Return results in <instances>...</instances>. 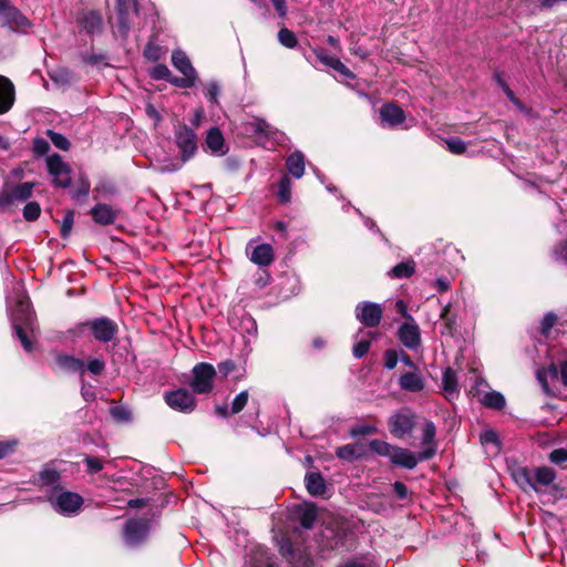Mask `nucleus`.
<instances>
[{"label":"nucleus","instance_id":"nucleus-1","mask_svg":"<svg viewBox=\"0 0 567 567\" xmlns=\"http://www.w3.org/2000/svg\"><path fill=\"white\" fill-rule=\"evenodd\" d=\"M8 310L13 327L14 334L21 341L22 347L27 352L33 349L31 340L27 336V330H34V316L30 308V301L22 291H18L14 303L11 299H7Z\"/></svg>","mask_w":567,"mask_h":567},{"label":"nucleus","instance_id":"nucleus-2","mask_svg":"<svg viewBox=\"0 0 567 567\" xmlns=\"http://www.w3.org/2000/svg\"><path fill=\"white\" fill-rule=\"evenodd\" d=\"M48 502L56 513L72 517L80 513L84 499L78 493L55 486L54 491L48 494Z\"/></svg>","mask_w":567,"mask_h":567},{"label":"nucleus","instance_id":"nucleus-3","mask_svg":"<svg viewBox=\"0 0 567 567\" xmlns=\"http://www.w3.org/2000/svg\"><path fill=\"white\" fill-rule=\"evenodd\" d=\"M0 23L13 32L27 33L32 22L10 1H0Z\"/></svg>","mask_w":567,"mask_h":567},{"label":"nucleus","instance_id":"nucleus-4","mask_svg":"<svg viewBox=\"0 0 567 567\" xmlns=\"http://www.w3.org/2000/svg\"><path fill=\"white\" fill-rule=\"evenodd\" d=\"M175 144L181 153L182 164L188 162L195 156L197 146V135L193 128L184 123H179L174 130Z\"/></svg>","mask_w":567,"mask_h":567},{"label":"nucleus","instance_id":"nucleus-5","mask_svg":"<svg viewBox=\"0 0 567 567\" xmlns=\"http://www.w3.org/2000/svg\"><path fill=\"white\" fill-rule=\"evenodd\" d=\"M150 530L151 520L147 517L131 518L124 526V542L130 547H137L146 540Z\"/></svg>","mask_w":567,"mask_h":567},{"label":"nucleus","instance_id":"nucleus-6","mask_svg":"<svg viewBox=\"0 0 567 567\" xmlns=\"http://www.w3.org/2000/svg\"><path fill=\"white\" fill-rule=\"evenodd\" d=\"M556 478V474L554 470L550 467H537L534 471V477L530 476L529 471L527 468H520L517 472L516 480L523 485L529 486L535 492H539L538 486H549Z\"/></svg>","mask_w":567,"mask_h":567},{"label":"nucleus","instance_id":"nucleus-7","mask_svg":"<svg viewBox=\"0 0 567 567\" xmlns=\"http://www.w3.org/2000/svg\"><path fill=\"white\" fill-rule=\"evenodd\" d=\"M215 368L210 363L202 362L193 368L190 386L195 393L205 394L213 390Z\"/></svg>","mask_w":567,"mask_h":567},{"label":"nucleus","instance_id":"nucleus-8","mask_svg":"<svg viewBox=\"0 0 567 567\" xmlns=\"http://www.w3.org/2000/svg\"><path fill=\"white\" fill-rule=\"evenodd\" d=\"M81 327L89 329L95 340L104 343L112 341L118 332L116 322L106 317L89 320Z\"/></svg>","mask_w":567,"mask_h":567},{"label":"nucleus","instance_id":"nucleus-9","mask_svg":"<svg viewBox=\"0 0 567 567\" xmlns=\"http://www.w3.org/2000/svg\"><path fill=\"white\" fill-rule=\"evenodd\" d=\"M34 183L25 182L10 186L6 184L0 192V208L6 209L14 202H24L32 196Z\"/></svg>","mask_w":567,"mask_h":567},{"label":"nucleus","instance_id":"nucleus-10","mask_svg":"<svg viewBox=\"0 0 567 567\" xmlns=\"http://www.w3.org/2000/svg\"><path fill=\"white\" fill-rule=\"evenodd\" d=\"M49 174L53 177L54 185L66 188L71 184V168L63 162L59 154H52L47 157Z\"/></svg>","mask_w":567,"mask_h":567},{"label":"nucleus","instance_id":"nucleus-11","mask_svg":"<svg viewBox=\"0 0 567 567\" xmlns=\"http://www.w3.org/2000/svg\"><path fill=\"white\" fill-rule=\"evenodd\" d=\"M382 313L383 309L381 305L371 301L359 302L354 309L355 318L369 328L379 326Z\"/></svg>","mask_w":567,"mask_h":567},{"label":"nucleus","instance_id":"nucleus-12","mask_svg":"<svg viewBox=\"0 0 567 567\" xmlns=\"http://www.w3.org/2000/svg\"><path fill=\"white\" fill-rule=\"evenodd\" d=\"M165 402L169 408L183 413H190L195 409V399L186 389H177L165 394Z\"/></svg>","mask_w":567,"mask_h":567},{"label":"nucleus","instance_id":"nucleus-13","mask_svg":"<svg viewBox=\"0 0 567 567\" xmlns=\"http://www.w3.org/2000/svg\"><path fill=\"white\" fill-rule=\"evenodd\" d=\"M247 132L256 136L265 137L266 140L274 141L277 144H282L286 141V135L267 123L262 118H255L247 123Z\"/></svg>","mask_w":567,"mask_h":567},{"label":"nucleus","instance_id":"nucleus-14","mask_svg":"<svg viewBox=\"0 0 567 567\" xmlns=\"http://www.w3.org/2000/svg\"><path fill=\"white\" fill-rule=\"evenodd\" d=\"M414 425V414L409 411L394 413L389 421L391 433L399 439L411 434Z\"/></svg>","mask_w":567,"mask_h":567},{"label":"nucleus","instance_id":"nucleus-15","mask_svg":"<svg viewBox=\"0 0 567 567\" xmlns=\"http://www.w3.org/2000/svg\"><path fill=\"white\" fill-rule=\"evenodd\" d=\"M436 427L433 422L426 421L423 424L421 446L422 451L419 453V460H431L437 451V442L435 440Z\"/></svg>","mask_w":567,"mask_h":567},{"label":"nucleus","instance_id":"nucleus-16","mask_svg":"<svg viewBox=\"0 0 567 567\" xmlns=\"http://www.w3.org/2000/svg\"><path fill=\"white\" fill-rule=\"evenodd\" d=\"M408 318L410 321L401 324L398 331V338L409 350H416L421 346L420 328L411 316H408Z\"/></svg>","mask_w":567,"mask_h":567},{"label":"nucleus","instance_id":"nucleus-17","mask_svg":"<svg viewBox=\"0 0 567 567\" xmlns=\"http://www.w3.org/2000/svg\"><path fill=\"white\" fill-rule=\"evenodd\" d=\"M205 146L206 151L215 156H224L228 152V146L218 127H212L207 131Z\"/></svg>","mask_w":567,"mask_h":567},{"label":"nucleus","instance_id":"nucleus-18","mask_svg":"<svg viewBox=\"0 0 567 567\" xmlns=\"http://www.w3.org/2000/svg\"><path fill=\"white\" fill-rule=\"evenodd\" d=\"M16 100L13 83L6 76L0 75V114L11 110Z\"/></svg>","mask_w":567,"mask_h":567},{"label":"nucleus","instance_id":"nucleus-19","mask_svg":"<svg viewBox=\"0 0 567 567\" xmlns=\"http://www.w3.org/2000/svg\"><path fill=\"white\" fill-rule=\"evenodd\" d=\"M390 461L401 467L412 470L414 468L419 462H422L419 460V454H415L411 452L408 449L395 446Z\"/></svg>","mask_w":567,"mask_h":567},{"label":"nucleus","instance_id":"nucleus-20","mask_svg":"<svg viewBox=\"0 0 567 567\" xmlns=\"http://www.w3.org/2000/svg\"><path fill=\"white\" fill-rule=\"evenodd\" d=\"M58 367L68 373H78L81 378L85 371V362L71 354L60 353L55 358Z\"/></svg>","mask_w":567,"mask_h":567},{"label":"nucleus","instance_id":"nucleus-21","mask_svg":"<svg viewBox=\"0 0 567 567\" xmlns=\"http://www.w3.org/2000/svg\"><path fill=\"white\" fill-rule=\"evenodd\" d=\"M79 24L81 30L85 31L87 34H95L102 31L103 21L100 13L87 11L82 13L79 18Z\"/></svg>","mask_w":567,"mask_h":567},{"label":"nucleus","instance_id":"nucleus-22","mask_svg":"<svg viewBox=\"0 0 567 567\" xmlns=\"http://www.w3.org/2000/svg\"><path fill=\"white\" fill-rule=\"evenodd\" d=\"M442 386H443V392H444V395L446 399L453 400L458 396V393H460L458 380H457L456 372L453 369L447 368L444 371L443 378H442Z\"/></svg>","mask_w":567,"mask_h":567},{"label":"nucleus","instance_id":"nucleus-23","mask_svg":"<svg viewBox=\"0 0 567 567\" xmlns=\"http://www.w3.org/2000/svg\"><path fill=\"white\" fill-rule=\"evenodd\" d=\"M380 115L383 122L390 126H396L404 122L405 114L402 109L394 104H385L380 111Z\"/></svg>","mask_w":567,"mask_h":567},{"label":"nucleus","instance_id":"nucleus-24","mask_svg":"<svg viewBox=\"0 0 567 567\" xmlns=\"http://www.w3.org/2000/svg\"><path fill=\"white\" fill-rule=\"evenodd\" d=\"M172 64L185 76L197 78V73L193 68L188 56L182 50H175L172 53Z\"/></svg>","mask_w":567,"mask_h":567},{"label":"nucleus","instance_id":"nucleus-25","mask_svg":"<svg viewBox=\"0 0 567 567\" xmlns=\"http://www.w3.org/2000/svg\"><path fill=\"white\" fill-rule=\"evenodd\" d=\"M250 260L258 266H269L274 260V249L269 244H260L250 252Z\"/></svg>","mask_w":567,"mask_h":567},{"label":"nucleus","instance_id":"nucleus-26","mask_svg":"<svg viewBox=\"0 0 567 567\" xmlns=\"http://www.w3.org/2000/svg\"><path fill=\"white\" fill-rule=\"evenodd\" d=\"M306 488L312 496H322L326 493L327 486L324 478L319 472H309L305 477Z\"/></svg>","mask_w":567,"mask_h":567},{"label":"nucleus","instance_id":"nucleus-27","mask_svg":"<svg viewBox=\"0 0 567 567\" xmlns=\"http://www.w3.org/2000/svg\"><path fill=\"white\" fill-rule=\"evenodd\" d=\"M286 167L289 174L299 179L305 173V156L300 151H295L286 159Z\"/></svg>","mask_w":567,"mask_h":567},{"label":"nucleus","instance_id":"nucleus-28","mask_svg":"<svg viewBox=\"0 0 567 567\" xmlns=\"http://www.w3.org/2000/svg\"><path fill=\"white\" fill-rule=\"evenodd\" d=\"M92 218L100 225L113 224L116 213L106 204H97L91 209Z\"/></svg>","mask_w":567,"mask_h":567},{"label":"nucleus","instance_id":"nucleus-29","mask_svg":"<svg viewBox=\"0 0 567 567\" xmlns=\"http://www.w3.org/2000/svg\"><path fill=\"white\" fill-rule=\"evenodd\" d=\"M399 384L402 390L420 392L424 389L423 378L415 372H406L400 377Z\"/></svg>","mask_w":567,"mask_h":567},{"label":"nucleus","instance_id":"nucleus-30","mask_svg":"<svg viewBox=\"0 0 567 567\" xmlns=\"http://www.w3.org/2000/svg\"><path fill=\"white\" fill-rule=\"evenodd\" d=\"M336 454L341 460L353 461L363 456L364 446L360 443L346 444L339 447Z\"/></svg>","mask_w":567,"mask_h":567},{"label":"nucleus","instance_id":"nucleus-31","mask_svg":"<svg viewBox=\"0 0 567 567\" xmlns=\"http://www.w3.org/2000/svg\"><path fill=\"white\" fill-rule=\"evenodd\" d=\"M60 481V473L51 465L47 464L39 473V485L55 486Z\"/></svg>","mask_w":567,"mask_h":567},{"label":"nucleus","instance_id":"nucleus-32","mask_svg":"<svg viewBox=\"0 0 567 567\" xmlns=\"http://www.w3.org/2000/svg\"><path fill=\"white\" fill-rule=\"evenodd\" d=\"M415 271V264L412 260L402 261L395 265L388 275L392 278H410Z\"/></svg>","mask_w":567,"mask_h":567},{"label":"nucleus","instance_id":"nucleus-33","mask_svg":"<svg viewBox=\"0 0 567 567\" xmlns=\"http://www.w3.org/2000/svg\"><path fill=\"white\" fill-rule=\"evenodd\" d=\"M440 317L444 321L442 333L452 336L456 329V316L451 313V303L442 308Z\"/></svg>","mask_w":567,"mask_h":567},{"label":"nucleus","instance_id":"nucleus-34","mask_svg":"<svg viewBox=\"0 0 567 567\" xmlns=\"http://www.w3.org/2000/svg\"><path fill=\"white\" fill-rule=\"evenodd\" d=\"M317 519V508L313 504H308L299 512V522L302 527L310 529Z\"/></svg>","mask_w":567,"mask_h":567},{"label":"nucleus","instance_id":"nucleus-35","mask_svg":"<svg viewBox=\"0 0 567 567\" xmlns=\"http://www.w3.org/2000/svg\"><path fill=\"white\" fill-rule=\"evenodd\" d=\"M481 401L485 406H488L492 409H502L505 405L504 395L496 391H489V392L484 393Z\"/></svg>","mask_w":567,"mask_h":567},{"label":"nucleus","instance_id":"nucleus-36","mask_svg":"<svg viewBox=\"0 0 567 567\" xmlns=\"http://www.w3.org/2000/svg\"><path fill=\"white\" fill-rule=\"evenodd\" d=\"M291 179L288 175H284L278 184V199L280 203H289L291 199Z\"/></svg>","mask_w":567,"mask_h":567},{"label":"nucleus","instance_id":"nucleus-37","mask_svg":"<svg viewBox=\"0 0 567 567\" xmlns=\"http://www.w3.org/2000/svg\"><path fill=\"white\" fill-rule=\"evenodd\" d=\"M548 373L554 380L560 381L567 386V360L559 362L558 365L551 363L548 368Z\"/></svg>","mask_w":567,"mask_h":567},{"label":"nucleus","instance_id":"nucleus-38","mask_svg":"<svg viewBox=\"0 0 567 567\" xmlns=\"http://www.w3.org/2000/svg\"><path fill=\"white\" fill-rule=\"evenodd\" d=\"M279 43L287 49H295L298 44L296 34L288 28H281L277 34Z\"/></svg>","mask_w":567,"mask_h":567},{"label":"nucleus","instance_id":"nucleus-39","mask_svg":"<svg viewBox=\"0 0 567 567\" xmlns=\"http://www.w3.org/2000/svg\"><path fill=\"white\" fill-rule=\"evenodd\" d=\"M370 447L373 452H375L379 455L388 456L391 458L392 452L395 446L380 440H373L370 443Z\"/></svg>","mask_w":567,"mask_h":567},{"label":"nucleus","instance_id":"nucleus-40","mask_svg":"<svg viewBox=\"0 0 567 567\" xmlns=\"http://www.w3.org/2000/svg\"><path fill=\"white\" fill-rule=\"evenodd\" d=\"M447 150L455 155L464 154L467 150V143L458 137H451L445 141Z\"/></svg>","mask_w":567,"mask_h":567},{"label":"nucleus","instance_id":"nucleus-41","mask_svg":"<svg viewBox=\"0 0 567 567\" xmlns=\"http://www.w3.org/2000/svg\"><path fill=\"white\" fill-rule=\"evenodd\" d=\"M47 134L55 147L62 151H68L70 148V142L63 134L52 130H48Z\"/></svg>","mask_w":567,"mask_h":567},{"label":"nucleus","instance_id":"nucleus-42","mask_svg":"<svg viewBox=\"0 0 567 567\" xmlns=\"http://www.w3.org/2000/svg\"><path fill=\"white\" fill-rule=\"evenodd\" d=\"M248 399H249V393L247 390H244L241 391L240 393H238L235 399L233 400L231 402V409H230V413L231 414H237L239 413L240 411L244 410V408L247 405L248 403Z\"/></svg>","mask_w":567,"mask_h":567},{"label":"nucleus","instance_id":"nucleus-43","mask_svg":"<svg viewBox=\"0 0 567 567\" xmlns=\"http://www.w3.org/2000/svg\"><path fill=\"white\" fill-rule=\"evenodd\" d=\"M117 1V13H118V28L122 33L126 34L130 25L126 19L127 10L125 8V0H116Z\"/></svg>","mask_w":567,"mask_h":567},{"label":"nucleus","instance_id":"nucleus-44","mask_svg":"<svg viewBox=\"0 0 567 567\" xmlns=\"http://www.w3.org/2000/svg\"><path fill=\"white\" fill-rule=\"evenodd\" d=\"M196 81H197V78L185 76V75L183 78H177V76H173L172 74L168 79L169 83H172L173 85H175L177 87H182V89L193 87L196 84Z\"/></svg>","mask_w":567,"mask_h":567},{"label":"nucleus","instance_id":"nucleus-45","mask_svg":"<svg viewBox=\"0 0 567 567\" xmlns=\"http://www.w3.org/2000/svg\"><path fill=\"white\" fill-rule=\"evenodd\" d=\"M85 369L92 375H100L105 370V361L100 358L90 359L85 364Z\"/></svg>","mask_w":567,"mask_h":567},{"label":"nucleus","instance_id":"nucleus-46","mask_svg":"<svg viewBox=\"0 0 567 567\" xmlns=\"http://www.w3.org/2000/svg\"><path fill=\"white\" fill-rule=\"evenodd\" d=\"M40 213V205L35 202H29L23 208V217L30 221L38 219Z\"/></svg>","mask_w":567,"mask_h":567},{"label":"nucleus","instance_id":"nucleus-47","mask_svg":"<svg viewBox=\"0 0 567 567\" xmlns=\"http://www.w3.org/2000/svg\"><path fill=\"white\" fill-rule=\"evenodd\" d=\"M557 322V316L554 312H547L540 322V331L543 334L547 336L551 328Z\"/></svg>","mask_w":567,"mask_h":567},{"label":"nucleus","instance_id":"nucleus-48","mask_svg":"<svg viewBox=\"0 0 567 567\" xmlns=\"http://www.w3.org/2000/svg\"><path fill=\"white\" fill-rule=\"evenodd\" d=\"M151 78L154 80H166L168 81L171 76V71L165 64H157L152 68Z\"/></svg>","mask_w":567,"mask_h":567},{"label":"nucleus","instance_id":"nucleus-49","mask_svg":"<svg viewBox=\"0 0 567 567\" xmlns=\"http://www.w3.org/2000/svg\"><path fill=\"white\" fill-rule=\"evenodd\" d=\"M73 221H74L73 213L72 212H68L63 216V220H62V225H61V236L63 238L69 237V235L71 234V230H72V227H73Z\"/></svg>","mask_w":567,"mask_h":567},{"label":"nucleus","instance_id":"nucleus-50","mask_svg":"<svg viewBox=\"0 0 567 567\" xmlns=\"http://www.w3.org/2000/svg\"><path fill=\"white\" fill-rule=\"evenodd\" d=\"M315 54L320 62L330 68H333L334 61L339 60L337 56L328 54L323 49L315 50Z\"/></svg>","mask_w":567,"mask_h":567},{"label":"nucleus","instance_id":"nucleus-51","mask_svg":"<svg viewBox=\"0 0 567 567\" xmlns=\"http://www.w3.org/2000/svg\"><path fill=\"white\" fill-rule=\"evenodd\" d=\"M219 85L217 82L212 81L206 86L205 96L208 101L216 103L219 95Z\"/></svg>","mask_w":567,"mask_h":567},{"label":"nucleus","instance_id":"nucleus-52","mask_svg":"<svg viewBox=\"0 0 567 567\" xmlns=\"http://www.w3.org/2000/svg\"><path fill=\"white\" fill-rule=\"evenodd\" d=\"M370 346L371 343L369 340H360L353 347V355L358 359L362 358L368 353Z\"/></svg>","mask_w":567,"mask_h":567},{"label":"nucleus","instance_id":"nucleus-53","mask_svg":"<svg viewBox=\"0 0 567 567\" xmlns=\"http://www.w3.org/2000/svg\"><path fill=\"white\" fill-rule=\"evenodd\" d=\"M481 442L483 444H493L496 447H498V435L493 430H485L481 434Z\"/></svg>","mask_w":567,"mask_h":567},{"label":"nucleus","instance_id":"nucleus-54","mask_svg":"<svg viewBox=\"0 0 567 567\" xmlns=\"http://www.w3.org/2000/svg\"><path fill=\"white\" fill-rule=\"evenodd\" d=\"M49 148H50V145L44 138H42V137L34 138L33 151L35 154L44 155L48 153Z\"/></svg>","mask_w":567,"mask_h":567},{"label":"nucleus","instance_id":"nucleus-55","mask_svg":"<svg viewBox=\"0 0 567 567\" xmlns=\"http://www.w3.org/2000/svg\"><path fill=\"white\" fill-rule=\"evenodd\" d=\"M87 471L92 474L100 472L103 468V463L101 460L86 456L84 460Z\"/></svg>","mask_w":567,"mask_h":567},{"label":"nucleus","instance_id":"nucleus-56","mask_svg":"<svg viewBox=\"0 0 567 567\" xmlns=\"http://www.w3.org/2000/svg\"><path fill=\"white\" fill-rule=\"evenodd\" d=\"M398 364V353L395 350H386L384 353V367L392 370Z\"/></svg>","mask_w":567,"mask_h":567},{"label":"nucleus","instance_id":"nucleus-57","mask_svg":"<svg viewBox=\"0 0 567 567\" xmlns=\"http://www.w3.org/2000/svg\"><path fill=\"white\" fill-rule=\"evenodd\" d=\"M550 462L561 464L567 461V450L556 449L549 454Z\"/></svg>","mask_w":567,"mask_h":567},{"label":"nucleus","instance_id":"nucleus-58","mask_svg":"<svg viewBox=\"0 0 567 567\" xmlns=\"http://www.w3.org/2000/svg\"><path fill=\"white\" fill-rule=\"evenodd\" d=\"M18 442L16 440L2 441L0 442V458L9 455L14 451Z\"/></svg>","mask_w":567,"mask_h":567},{"label":"nucleus","instance_id":"nucleus-59","mask_svg":"<svg viewBox=\"0 0 567 567\" xmlns=\"http://www.w3.org/2000/svg\"><path fill=\"white\" fill-rule=\"evenodd\" d=\"M81 395L83 396V399L86 401V402H92L95 400V393L91 386V384H89L87 382H85L84 380H82V385H81Z\"/></svg>","mask_w":567,"mask_h":567},{"label":"nucleus","instance_id":"nucleus-60","mask_svg":"<svg viewBox=\"0 0 567 567\" xmlns=\"http://www.w3.org/2000/svg\"><path fill=\"white\" fill-rule=\"evenodd\" d=\"M332 69L346 79H354V74L340 60L334 61Z\"/></svg>","mask_w":567,"mask_h":567},{"label":"nucleus","instance_id":"nucleus-61","mask_svg":"<svg viewBox=\"0 0 567 567\" xmlns=\"http://www.w3.org/2000/svg\"><path fill=\"white\" fill-rule=\"evenodd\" d=\"M111 414L117 421H128L131 419V413L123 408H113Z\"/></svg>","mask_w":567,"mask_h":567},{"label":"nucleus","instance_id":"nucleus-62","mask_svg":"<svg viewBox=\"0 0 567 567\" xmlns=\"http://www.w3.org/2000/svg\"><path fill=\"white\" fill-rule=\"evenodd\" d=\"M280 18H286L288 13L286 0H270Z\"/></svg>","mask_w":567,"mask_h":567},{"label":"nucleus","instance_id":"nucleus-63","mask_svg":"<svg viewBox=\"0 0 567 567\" xmlns=\"http://www.w3.org/2000/svg\"><path fill=\"white\" fill-rule=\"evenodd\" d=\"M433 285L440 292H445L451 288V281L446 277L437 278Z\"/></svg>","mask_w":567,"mask_h":567},{"label":"nucleus","instance_id":"nucleus-64","mask_svg":"<svg viewBox=\"0 0 567 567\" xmlns=\"http://www.w3.org/2000/svg\"><path fill=\"white\" fill-rule=\"evenodd\" d=\"M393 491L400 499H405L408 497V487L402 482H395L393 484Z\"/></svg>","mask_w":567,"mask_h":567}]
</instances>
